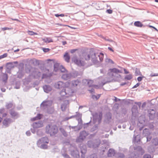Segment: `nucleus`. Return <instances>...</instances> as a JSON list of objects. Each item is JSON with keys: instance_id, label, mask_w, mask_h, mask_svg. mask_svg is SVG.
<instances>
[{"instance_id": "obj_22", "label": "nucleus", "mask_w": 158, "mask_h": 158, "mask_svg": "<svg viewBox=\"0 0 158 158\" xmlns=\"http://www.w3.org/2000/svg\"><path fill=\"white\" fill-rule=\"evenodd\" d=\"M65 103L62 104L61 106V109L62 111H64L67 108V104L69 103V101L65 100L64 101Z\"/></svg>"}, {"instance_id": "obj_56", "label": "nucleus", "mask_w": 158, "mask_h": 158, "mask_svg": "<svg viewBox=\"0 0 158 158\" xmlns=\"http://www.w3.org/2000/svg\"><path fill=\"white\" fill-rule=\"evenodd\" d=\"M94 89H89V91L92 94H93L94 93Z\"/></svg>"}, {"instance_id": "obj_42", "label": "nucleus", "mask_w": 158, "mask_h": 158, "mask_svg": "<svg viewBox=\"0 0 158 158\" xmlns=\"http://www.w3.org/2000/svg\"><path fill=\"white\" fill-rule=\"evenodd\" d=\"M100 94H98L97 96L95 95H92V97L94 99H95L96 100H97L100 98Z\"/></svg>"}, {"instance_id": "obj_37", "label": "nucleus", "mask_w": 158, "mask_h": 158, "mask_svg": "<svg viewBox=\"0 0 158 158\" xmlns=\"http://www.w3.org/2000/svg\"><path fill=\"white\" fill-rule=\"evenodd\" d=\"M132 78V75L131 74H129L126 75L125 77V80H131Z\"/></svg>"}, {"instance_id": "obj_64", "label": "nucleus", "mask_w": 158, "mask_h": 158, "mask_svg": "<svg viewBox=\"0 0 158 158\" xmlns=\"http://www.w3.org/2000/svg\"><path fill=\"white\" fill-rule=\"evenodd\" d=\"M124 73L125 74H128L129 73V72L128 71H127L126 69H124Z\"/></svg>"}, {"instance_id": "obj_35", "label": "nucleus", "mask_w": 158, "mask_h": 158, "mask_svg": "<svg viewBox=\"0 0 158 158\" xmlns=\"http://www.w3.org/2000/svg\"><path fill=\"white\" fill-rule=\"evenodd\" d=\"M134 24L135 26L139 27H141L143 26V24L139 21L135 22Z\"/></svg>"}, {"instance_id": "obj_47", "label": "nucleus", "mask_w": 158, "mask_h": 158, "mask_svg": "<svg viewBox=\"0 0 158 158\" xmlns=\"http://www.w3.org/2000/svg\"><path fill=\"white\" fill-rule=\"evenodd\" d=\"M43 132L40 130H38L37 132V134L38 135L41 136L43 134Z\"/></svg>"}, {"instance_id": "obj_10", "label": "nucleus", "mask_w": 158, "mask_h": 158, "mask_svg": "<svg viewBox=\"0 0 158 158\" xmlns=\"http://www.w3.org/2000/svg\"><path fill=\"white\" fill-rule=\"evenodd\" d=\"M72 60L79 66H83L85 64L84 61L80 59H77L76 56L73 57L72 58Z\"/></svg>"}, {"instance_id": "obj_8", "label": "nucleus", "mask_w": 158, "mask_h": 158, "mask_svg": "<svg viewBox=\"0 0 158 158\" xmlns=\"http://www.w3.org/2000/svg\"><path fill=\"white\" fill-rule=\"evenodd\" d=\"M101 143L100 140L98 139L94 141H89L88 142V145L89 148H96L98 147Z\"/></svg>"}, {"instance_id": "obj_17", "label": "nucleus", "mask_w": 158, "mask_h": 158, "mask_svg": "<svg viewBox=\"0 0 158 158\" xmlns=\"http://www.w3.org/2000/svg\"><path fill=\"white\" fill-rule=\"evenodd\" d=\"M13 121L10 118H6L3 120L2 123L4 126L7 127Z\"/></svg>"}, {"instance_id": "obj_46", "label": "nucleus", "mask_w": 158, "mask_h": 158, "mask_svg": "<svg viewBox=\"0 0 158 158\" xmlns=\"http://www.w3.org/2000/svg\"><path fill=\"white\" fill-rule=\"evenodd\" d=\"M20 85L19 82H17L16 84L15 88L16 89H19L20 88Z\"/></svg>"}, {"instance_id": "obj_44", "label": "nucleus", "mask_w": 158, "mask_h": 158, "mask_svg": "<svg viewBox=\"0 0 158 158\" xmlns=\"http://www.w3.org/2000/svg\"><path fill=\"white\" fill-rule=\"evenodd\" d=\"M153 156H152L149 154H145L143 156V158H152Z\"/></svg>"}, {"instance_id": "obj_48", "label": "nucleus", "mask_w": 158, "mask_h": 158, "mask_svg": "<svg viewBox=\"0 0 158 158\" xmlns=\"http://www.w3.org/2000/svg\"><path fill=\"white\" fill-rule=\"evenodd\" d=\"M50 75H48L46 74H43V76L42 77V78H47L48 77H49Z\"/></svg>"}, {"instance_id": "obj_15", "label": "nucleus", "mask_w": 158, "mask_h": 158, "mask_svg": "<svg viewBox=\"0 0 158 158\" xmlns=\"http://www.w3.org/2000/svg\"><path fill=\"white\" fill-rule=\"evenodd\" d=\"M81 152V158H85L84 155L86 152V148L85 145H80Z\"/></svg>"}, {"instance_id": "obj_23", "label": "nucleus", "mask_w": 158, "mask_h": 158, "mask_svg": "<svg viewBox=\"0 0 158 158\" xmlns=\"http://www.w3.org/2000/svg\"><path fill=\"white\" fill-rule=\"evenodd\" d=\"M138 121L139 123H137V125L139 127V130L141 131L143 128V123H144V120H143L140 122V121H139V119Z\"/></svg>"}, {"instance_id": "obj_16", "label": "nucleus", "mask_w": 158, "mask_h": 158, "mask_svg": "<svg viewBox=\"0 0 158 158\" xmlns=\"http://www.w3.org/2000/svg\"><path fill=\"white\" fill-rule=\"evenodd\" d=\"M156 112L154 110L150 109L148 110L149 117L151 119H153L155 117Z\"/></svg>"}, {"instance_id": "obj_38", "label": "nucleus", "mask_w": 158, "mask_h": 158, "mask_svg": "<svg viewBox=\"0 0 158 158\" xmlns=\"http://www.w3.org/2000/svg\"><path fill=\"white\" fill-rule=\"evenodd\" d=\"M18 63V62L15 61L13 62L8 63H7V64L8 65H10L11 67L13 68V67H14V64H17Z\"/></svg>"}, {"instance_id": "obj_2", "label": "nucleus", "mask_w": 158, "mask_h": 158, "mask_svg": "<svg viewBox=\"0 0 158 158\" xmlns=\"http://www.w3.org/2000/svg\"><path fill=\"white\" fill-rule=\"evenodd\" d=\"M83 56L85 60H89L91 58L93 62L95 64L99 61V60L100 61L103 60L104 54L102 53H95L92 52L90 53V54H84Z\"/></svg>"}, {"instance_id": "obj_1", "label": "nucleus", "mask_w": 158, "mask_h": 158, "mask_svg": "<svg viewBox=\"0 0 158 158\" xmlns=\"http://www.w3.org/2000/svg\"><path fill=\"white\" fill-rule=\"evenodd\" d=\"M69 82H68L64 83L63 82L60 81L54 83V87L56 88L60 89L62 88H64L60 93V94L61 97L60 98L61 99L71 96L74 93V91L69 87Z\"/></svg>"}, {"instance_id": "obj_36", "label": "nucleus", "mask_w": 158, "mask_h": 158, "mask_svg": "<svg viewBox=\"0 0 158 158\" xmlns=\"http://www.w3.org/2000/svg\"><path fill=\"white\" fill-rule=\"evenodd\" d=\"M59 65L57 64H54V70L55 72H57L59 71Z\"/></svg>"}, {"instance_id": "obj_27", "label": "nucleus", "mask_w": 158, "mask_h": 158, "mask_svg": "<svg viewBox=\"0 0 158 158\" xmlns=\"http://www.w3.org/2000/svg\"><path fill=\"white\" fill-rule=\"evenodd\" d=\"M155 150V148L153 147V145H151L148 148V152L151 153L154 152Z\"/></svg>"}, {"instance_id": "obj_49", "label": "nucleus", "mask_w": 158, "mask_h": 158, "mask_svg": "<svg viewBox=\"0 0 158 158\" xmlns=\"http://www.w3.org/2000/svg\"><path fill=\"white\" fill-rule=\"evenodd\" d=\"M152 138V136H150L149 135L148 136H147V142L149 141H150L151 139Z\"/></svg>"}, {"instance_id": "obj_52", "label": "nucleus", "mask_w": 158, "mask_h": 158, "mask_svg": "<svg viewBox=\"0 0 158 158\" xmlns=\"http://www.w3.org/2000/svg\"><path fill=\"white\" fill-rule=\"evenodd\" d=\"M158 76V73H152L150 74V76L151 77H153L155 76Z\"/></svg>"}, {"instance_id": "obj_5", "label": "nucleus", "mask_w": 158, "mask_h": 158, "mask_svg": "<svg viewBox=\"0 0 158 158\" xmlns=\"http://www.w3.org/2000/svg\"><path fill=\"white\" fill-rule=\"evenodd\" d=\"M58 131V128L55 125H48L46 127V132L52 136L56 134Z\"/></svg>"}, {"instance_id": "obj_29", "label": "nucleus", "mask_w": 158, "mask_h": 158, "mask_svg": "<svg viewBox=\"0 0 158 158\" xmlns=\"http://www.w3.org/2000/svg\"><path fill=\"white\" fill-rule=\"evenodd\" d=\"M37 145L38 147L42 149H46L48 147L47 145L45 144V143H40L39 145Z\"/></svg>"}, {"instance_id": "obj_60", "label": "nucleus", "mask_w": 158, "mask_h": 158, "mask_svg": "<svg viewBox=\"0 0 158 158\" xmlns=\"http://www.w3.org/2000/svg\"><path fill=\"white\" fill-rule=\"evenodd\" d=\"M142 80V77H139L137 78V80L139 81H140Z\"/></svg>"}, {"instance_id": "obj_7", "label": "nucleus", "mask_w": 158, "mask_h": 158, "mask_svg": "<svg viewBox=\"0 0 158 158\" xmlns=\"http://www.w3.org/2000/svg\"><path fill=\"white\" fill-rule=\"evenodd\" d=\"M78 75V72L75 71L72 73H64L63 74L61 78L65 80H67L71 77H75Z\"/></svg>"}, {"instance_id": "obj_30", "label": "nucleus", "mask_w": 158, "mask_h": 158, "mask_svg": "<svg viewBox=\"0 0 158 158\" xmlns=\"http://www.w3.org/2000/svg\"><path fill=\"white\" fill-rule=\"evenodd\" d=\"M64 58L65 60L67 62H69L70 60V56L68 53H66L64 55Z\"/></svg>"}, {"instance_id": "obj_34", "label": "nucleus", "mask_w": 158, "mask_h": 158, "mask_svg": "<svg viewBox=\"0 0 158 158\" xmlns=\"http://www.w3.org/2000/svg\"><path fill=\"white\" fill-rule=\"evenodd\" d=\"M8 79L7 75L6 74H4L3 75L2 80L3 82H6Z\"/></svg>"}, {"instance_id": "obj_58", "label": "nucleus", "mask_w": 158, "mask_h": 158, "mask_svg": "<svg viewBox=\"0 0 158 158\" xmlns=\"http://www.w3.org/2000/svg\"><path fill=\"white\" fill-rule=\"evenodd\" d=\"M140 84L139 83H137L135 85H134L132 88H135L137 87Z\"/></svg>"}, {"instance_id": "obj_54", "label": "nucleus", "mask_w": 158, "mask_h": 158, "mask_svg": "<svg viewBox=\"0 0 158 158\" xmlns=\"http://www.w3.org/2000/svg\"><path fill=\"white\" fill-rule=\"evenodd\" d=\"M106 12L109 14H111L112 13V10H111L108 9L106 10Z\"/></svg>"}, {"instance_id": "obj_61", "label": "nucleus", "mask_w": 158, "mask_h": 158, "mask_svg": "<svg viewBox=\"0 0 158 158\" xmlns=\"http://www.w3.org/2000/svg\"><path fill=\"white\" fill-rule=\"evenodd\" d=\"M60 130L62 133H63L65 131L64 130L63 128H60Z\"/></svg>"}, {"instance_id": "obj_19", "label": "nucleus", "mask_w": 158, "mask_h": 158, "mask_svg": "<svg viewBox=\"0 0 158 158\" xmlns=\"http://www.w3.org/2000/svg\"><path fill=\"white\" fill-rule=\"evenodd\" d=\"M132 114L133 116L136 117L138 115L139 113L137 110V108L136 106H134L132 109Z\"/></svg>"}, {"instance_id": "obj_32", "label": "nucleus", "mask_w": 158, "mask_h": 158, "mask_svg": "<svg viewBox=\"0 0 158 158\" xmlns=\"http://www.w3.org/2000/svg\"><path fill=\"white\" fill-rule=\"evenodd\" d=\"M10 114L13 117H16L17 118L18 117V114L15 112L14 110H11L10 111Z\"/></svg>"}, {"instance_id": "obj_25", "label": "nucleus", "mask_w": 158, "mask_h": 158, "mask_svg": "<svg viewBox=\"0 0 158 158\" xmlns=\"http://www.w3.org/2000/svg\"><path fill=\"white\" fill-rule=\"evenodd\" d=\"M143 135L144 136H148L150 134V133L149 132L148 129L145 128L143 131Z\"/></svg>"}, {"instance_id": "obj_53", "label": "nucleus", "mask_w": 158, "mask_h": 158, "mask_svg": "<svg viewBox=\"0 0 158 158\" xmlns=\"http://www.w3.org/2000/svg\"><path fill=\"white\" fill-rule=\"evenodd\" d=\"M7 54L6 53H5L4 54L0 56L1 58V59L4 58L7 56Z\"/></svg>"}, {"instance_id": "obj_31", "label": "nucleus", "mask_w": 158, "mask_h": 158, "mask_svg": "<svg viewBox=\"0 0 158 158\" xmlns=\"http://www.w3.org/2000/svg\"><path fill=\"white\" fill-rule=\"evenodd\" d=\"M43 40L45 42L47 43L53 42V40L51 38L48 37L43 39Z\"/></svg>"}, {"instance_id": "obj_63", "label": "nucleus", "mask_w": 158, "mask_h": 158, "mask_svg": "<svg viewBox=\"0 0 158 158\" xmlns=\"http://www.w3.org/2000/svg\"><path fill=\"white\" fill-rule=\"evenodd\" d=\"M92 158H98L97 156L95 154L92 155Z\"/></svg>"}, {"instance_id": "obj_4", "label": "nucleus", "mask_w": 158, "mask_h": 158, "mask_svg": "<svg viewBox=\"0 0 158 158\" xmlns=\"http://www.w3.org/2000/svg\"><path fill=\"white\" fill-rule=\"evenodd\" d=\"M52 103V102L51 101H44L41 104V107L48 113L51 114L53 111V109L51 106Z\"/></svg>"}, {"instance_id": "obj_50", "label": "nucleus", "mask_w": 158, "mask_h": 158, "mask_svg": "<svg viewBox=\"0 0 158 158\" xmlns=\"http://www.w3.org/2000/svg\"><path fill=\"white\" fill-rule=\"evenodd\" d=\"M11 29V28L7 27H3L2 28V31H5L6 30H10Z\"/></svg>"}, {"instance_id": "obj_62", "label": "nucleus", "mask_w": 158, "mask_h": 158, "mask_svg": "<svg viewBox=\"0 0 158 158\" xmlns=\"http://www.w3.org/2000/svg\"><path fill=\"white\" fill-rule=\"evenodd\" d=\"M135 104H137L139 107H140L141 105V103L140 102H136L135 103Z\"/></svg>"}, {"instance_id": "obj_51", "label": "nucleus", "mask_w": 158, "mask_h": 158, "mask_svg": "<svg viewBox=\"0 0 158 158\" xmlns=\"http://www.w3.org/2000/svg\"><path fill=\"white\" fill-rule=\"evenodd\" d=\"M43 50L44 52H48L50 49L49 48H43Z\"/></svg>"}, {"instance_id": "obj_59", "label": "nucleus", "mask_w": 158, "mask_h": 158, "mask_svg": "<svg viewBox=\"0 0 158 158\" xmlns=\"http://www.w3.org/2000/svg\"><path fill=\"white\" fill-rule=\"evenodd\" d=\"M4 110L5 109L3 108L0 109V113L2 114L4 111Z\"/></svg>"}, {"instance_id": "obj_26", "label": "nucleus", "mask_w": 158, "mask_h": 158, "mask_svg": "<svg viewBox=\"0 0 158 158\" xmlns=\"http://www.w3.org/2000/svg\"><path fill=\"white\" fill-rule=\"evenodd\" d=\"M152 145L156 146L158 145V139L157 138L153 139L152 141Z\"/></svg>"}, {"instance_id": "obj_11", "label": "nucleus", "mask_w": 158, "mask_h": 158, "mask_svg": "<svg viewBox=\"0 0 158 158\" xmlns=\"http://www.w3.org/2000/svg\"><path fill=\"white\" fill-rule=\"evenodd\" d=\"M139 151V155H135L134 156H132L134 154L132 153L131 154V156L129 157V158H139V155L140 154L141 155H142L144 152V151L142 148L140 146H138L137 147L136 149Z\"/></svg>"}, {"instance_id": "obj_24", "label": "nucleus", "mask_w": 158, "mask_h": 158, "mask_svg": "<svg viewBox=\"0 0 158 158\" xmlns=\"http://www.w3.org/2000/svg\"><path fill=\"white\" fill-rule=\"evenodd\" d=\"M79 124L78 126H75L74 131H76L80 130L82 127V123L81 122H80L79 121L78 122Z\"/></svg>"}, {"instance_id": "obj_20", "label": "nucleus", "mask_w": 158, "mask_h": 158, "mask_svg": "<svg viewBox=\"0 0 158 158\" xmlns=\"http://www.w3.org/2000/svg\"><path fill=\"white\" fill-rule=\"evenodd\" d=\"M43 88L44 91L46 93H49L52 89V87L49 85H44L43 87Z\"/></svg>"}, {"instance_id": "obj_39", "label": "nucleus", "mask_w": 158, "mask_h": 158, "mask_svg": "<svg viewBox=\"0 0 158 158\" xmlns=\"http://www.w3.org/2000/svg\"><path fill=\"white\" fill-rule=\"evenodd\" d=\"M59 69H60V70L62 72H64L66 71V69H65V68L63 67V66L62 65L60 66Z\"/></svg>"}, {"instance_id": "obj_57", "label": "nucleus", "mask_w": 158, "mask_h": 158, "mask_svg": "<svg viewBox=\"0 0 158 158\" xmlns=\"http://www.w3.org/2000/svg\"><path fill=\"white\" fill-rule=\"evenodd\" d=\"M26 134L27 136H29L30 135L31 133L29 131H27L26 132Z\"/></svg>"}, {"instance_id": "obj_18", "label": "nucleus", "mask_w": 158, "mask_h": 158, "mask_svg": "<svg viewBox=\"0 0 158 158\" xmlns=\"http://www.w3.org/2000/svg\"><path fill=\"white\" fill-rule=\"evenodd\" d=\"M43 126L42 121H38L33 123V126L34 128H38L42 127Z\"/></svg>"}, {"instance_id": "obj_43", "label": "nucleus", "mask_w": 158, "mask_h": 158, "mask_svg": "<svg viewBox=\"0 0 158 158\" xmlns=\"http://www.w3.org/2000/svg\"><path fill=\"white\" fill-rule=\"evenodd\" d=\"M105 62L106 63H110L111 64H113L114 63L113 61L111 60L110 59L108 58H106L105 59Z\"/></svg>"}, {"instance_id": "obj_28", "label": "nucleus", "mask_w": 158, "mask_h": 158, "mask_svg": "<svg viewBox=\"0 0 158 158\" xmlns=\"http://www.w3.org/2000/svg\"><path fill=\"white\" fill-rule=\"evenodd\" d=\"M71 155L74 156H79V152L77 150L72 151L71 152Z\"/></svg>"}, {"instance_id": "obj_6", "label": "nucleus", "mask_w": 158, "mask_h": 158, "mask_svg": "<svg viewBox=\"0 0 158 158\" xmlns=\"http://www.w3.org/2000/svg\"><path fill=\"white\" fill-rule=\"evenodd\" d=\"M120 73V70L116 68L110 69L108 73V75L109 76V78H113L114 77H120V75L118 73Z\"/></svg>"}, {"instance_id": "obj_12", "label": "nucleus", "mask_w": 158, "mask_h": 158, "mask_svg": "<svg viewBox=\"0 0 158 158\" xmlns=\"http://www.w3.org/2000/svg\"><path fill=\"white\" fill-rule=\"evenodd\" d=\"M102 114L101 113L95 114L93 115V120L94 123H95L98 121V123H100L102 118Z\"/></svg>"}, {"instance_id": "obj_33", "label": "nucleus", "mask_w": 158, "mask_h": 158, "mask_svg": "<svg viewBox=\"0 0 158 158\" xmlns=\"http://www.w3.org/2000/svg\"><path fill=\"white\" fill-rule=\"evenodd\" d=\"M41 115L40 114H38L37 116L33 118H31V120L32 121H34L36 120L40 119L41 118Z\"/></svg>"}, {"instance_id": "obj_9", "label": "nucleus", "mask_w": 158, "mask_h": 158, "mask_svg": "<svg viewBox=\"0 0 158 158\" xmlns=\"http://www.w3.org/2000/svg\"><path fill=\"white\" fill-rule=\"evenodd\" d=\"M88 135V133L85 131H83L81 132L79 136L77 139V142H82Z\"/></svg>"}, {"instance_id": "obj_40", "label": "nucleus", "mask_w": 158, "mask_h": 158, "mask_svg": "<svg viewBox=\"0 0 158 158\" xmlns=\"http://www.w3.org/2000/svg\"><path fill=\"white\" fill-rule=\"evenodd\" d=\"M27 33H28V34L31 35H38V34L35 32H34L33 31H27Z\"/></svg>"}, {"instance_id": "obj_21", "label": "nucleus", "mask_w": 158, "mask_h": 158, "mask_svg": "<svg viewBox=\"0 0 158 158\" xmlns=\"http://www.w3.org/2000/svg\"><path fill=\"white\" fill-rule=\"evenodd\" d=\"M115 151L113 149H110L108 153V156L109 157H112L115 155Z\"/></svg>"}, {"instance_id": "obj_14", "label": "nucleus", "mask_w": 158, "mask_h": 158, "mask_svg": "<svg viewBox=\"0 0 158 158\" xmlns=\"http://www.w3.org/2000/svg\"><path fill=\"white\" fill-rule=\"evenodd\" d=\"M49 142V140L47 137H45L41 138L39 139L37 141V145H39L40 143H48Z\"/></svg>"}, {"instance_id": "obj_41", "label": "nucleus", "mask_w": 158, "mask_h": 158, "mask_svg": "<svg viewBox=\"0 0 158 158\" xmlns=\"http://www.w3.org/2000/svg\"><path fill=\"white\" fill-rule=\"evenodd\" d=\"M13 105L11 103H9L6 104V107L7 109H10L13 107Z\"/></svg>"}, {"instance_id": "obj_13", "label": "nucleus", "mask_w": 158, "mask_h": 158, "mask_svg": "<svg viewBox=\"0 0 158 158\" xmlns=\"http://www.w3.org/2000/svg\"><path fill=\"white\" fill-rule=\"evenodd\" d=\"M80 83L79 81L78 80L73 81L70 83L69 82V87L72 89L74 91L73 89L70 88V87L71 86L72 88L76 87L79 85Z\"/></svg>"}, {"instance_id": "obj_55", "label": "nucleus", "mask_w": 158, "mask_h": 158, "mask_svg": "<svg viewBox=\"0 0 158 158\" xmlns=\"http://www.w3.org/2000/svg\"><path fill=\"white\" fill-rule=\"evenodd\" d=\"M118 157L121 158H123L124 157V155L123 154L119 153L118 154Z\"/></svg>"}, {"instance_id": "obj_45", "label": "nucleus", "mask_w": 158, "mask_h": 158, "mask_svg": "<svg viewBox=\"0 0 158 158\" xmlns=\"http://www.w3.org/2000/svg\"><path fill=\"white\" fill-rule=\"evenodd\" d=\"M62 155L64 158H70L69 156L66 153L62 154Z\"/></svg>"}, {"instance_id": "obj_3", "label": "nucleus", "mask_w": 158, "mask_h": 158, "mask_svg": "<svg viewBox=\"0 0 158 158\" xmlns=\"http://www.w3.org/2000/svg\"><path fill=\"white\" fill-rule=\"evenodd\" d=\"M96 81V82H98V85H96L93 84L94 81L91 80H88L87 81L89 87H93L97 89L101 88L106 83L110 81L108 78L104 79L102 77H99Z\"/></svg>"}]
</instances>
